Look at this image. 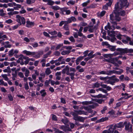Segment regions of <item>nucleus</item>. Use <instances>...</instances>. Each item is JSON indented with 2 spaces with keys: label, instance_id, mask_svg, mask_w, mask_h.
<instances>
[{
  "label": "nucleus",
  "instance_id": "nucleus-1",
  "mask_svg": "<svg viewBox=\"0 0 133 133\" xmlns=\"http://www.w3.org/2000/svg\"><path fill=\"white\" fill-rule=\"evenodd\" d=\"M120 6L119 5V2H117L115 5V9L113 12L115 14L119 15L122 16H124L125 14V11L124 10L120 11L121 10L125 8L128 7L129 4L127 2V0H120L119 2Z\"/></svg>",
  "mask_w": 133,
  "mask_h": 133
},
{
  "label": "nucleus",
  "instance_id": "nucleus-2",
  "mask_svg": "<svg viewBox=\"0 0 133 133\" xmlns=\"http://www.w3.org/2000/svg\"><path fill=\"white\" fill-rule=\"evenodd\" d=\"M121 57L119 56L116 57L112 58L109 59H104V61L108 62L110 63L114 64L115 66L118 67L119 66V65L122 63V62L120 60H118Z\"/></svg>",
  "mask_w": 133,
  "mask_h": 133
},
{
  "label": "nucleus",
  "instance_id": "nucleus-3",
  "mask_svg": "<svg viewBox=\"0 0 133 133\" xmlns=\"http://www.w3.org/2000/svg\"><path fill=\"white\" fill-rule=\"evenodd\" d=\"M16 17L17 18V21L18 23L17 25H16L13 27L14 29H16L19 25H20L21 24V22L23 24H25V19L23 17H21L19 15H17Z\"/></svg>",
  "mask_w": 133,
  "mask_h": 133
},
{
  "label": "nucleus",
  "instance_id": "nucleus-4",
  "mask_svg": "<svg viewBox=\"0 0 133 133\" xmlns=\"http://www.w3.org/2000/svg\"><path fill=\"white\" fill-rule=\"evenodd\" d=\"M108 79H109L106 82H104L105 83L109 84L112 85H115V83L116 82H118L119 80L116 77L115 75H113L111 77H108Z\"/></svg>",
  "mask_w": 133,
  "mask_h": 133
},
{
  "label": "nucleus",
  "instance_id": "nucleus-5",
  "mask_svg": "<svg viewBox=\"0 0 133 133\" xmlns=\"http://www.w3.org/2000/svg\"><path fill=\"white\" fill-rule=\"evenodd\" d=\"M69 69V67L68 65H67L66 66L65 68L62 70V72L64 74L65 73V71H66V74L67 75L70 76L71 79L72 80H73L75 78V74L74 73L70 72Z\"/></svg>",
  "mask_w": 133,
  "mask_h": 133
},
{
  "label": "nucleus",
  "instance_id": "nucleus-6",
  "mask_svg": "<svg viewBox=\"0 0 133 133\" xmlns=\"http://www.w3.org/2000/svg\"><path fill=\"white\" fill-rule=\"evenodd\" d=\"M117 50L120 52L121 54L131 53L133 52V50L132 49H128L127 48L123 49L122 48H118Z\"/></svg>",
  "mask_w": 133,
  "mask_h": 133
},
{
  "label": "nucleus",
  "instance_id": "nucleus-7",
  "mask_svg": "<svg viewBox=\"0 0 133 133\" xmlns=\"http://www.w3.org/2000/svg\"><path fill=\"white\" fill-rule=\"evenodd\" d=\"M72 115L73 116L74 119L76 121L83 122L85 119V117L77 116L75 114H72Z\"/></svg>",
  "mask_w": 133,
  "mask_h": 133
},
{
  "label": "nucleus",
  "instance_id": "nucleus-8",
  "mask_svg": "<svg viewBox=\"0 0 133 133\" xmlns=\"http://www.w3.org/2000/svg\"><path fill=\"white\" fill-rule=\"evenodd\" d=\"M69 125H63L61 127V129L63 130L65 132H67L68 131H70L71 129L69 127Z\"/></svg>",
  "mask_w": 133,
  "mask_h": 133
},
{
  "label": "nucleus",
  "instance_id": "nucleus-9",
  "mask_svg": "<svg viewBox=\"0 0 133 133\" xmlns=\"http://www.w3.org/2000/svg\"><path fill=\"white\" fill-rule=\"evenodd\" d=\"M109 32L110 31H109L108 32V34L109 36L112 37L113 36H114L113 38L111 39V42H114L115 40H116V38L115 37V35H114L115 34V32L114 31L112 30L110 31V33H111L112 34H109Z\"/></svg>",
  "mask_w": 133,
  "mask_h": 133
},
{
  "label": "nucleus",
  "instance_id": "nucleus-10",
  "mask_svg": "<svg viewBox=\"0 0 133 133\" xmlns=\"http://www.w3.org/2000/svg\"><path fill=\"white\" fill-rule=\"evenodd\" d=\"M86 112H85L84 111L79 110V111L75 110V112H73L72 113V114H75L77 116H78V115H81L82 114H84L86 115Z\"/></svg>",
  "mask_w": 133,
  "mask_h": 133
},
{
  "label": "nucleus",
  "instance_id": "nucleus-11",
  "mask_svg": "<svg viewBox=\"0 0 133 133\" xmlns=\"http://www.w3.org/2000/svg\"><path fill=\"white\" fill-rule=\"evenodd\" d=\"M34 22H30L29 20L26 21V26L27 27L30 28L34 26Z\"/></svg>",
  "mask_w": 133,
  "mask_h": 133
},
{
  "label": "nucleus",
  "instance_id": "nucleus-12",
  "mask_svg": "<svg viewBox=\"0 0 133 133\" xmlns=\"http://www.w3.org/2000/svg\"><path fill=\"white\" fill-rule=\"evenodd\" d=\"M23 52L24 54H26L28 56L30 55H34L36 54V52H31L30 51H27L26 50H24L23 51Z\"/></svg>",
  "mask_w": 133,
  "mask_h": 133
},
{
  "label": "nucleus",
  "instance_id": "nucleus-13",
  "mask_svg": "<svg viewBox=\"0 0 133 133\" xmlns=\"http://www.w3.org/2000/svg\"><path fill=\"white\" fill-rule=\"evenodd\" d=\"M132 125H125V130L129 132H131L132 131Z\"/></svg>",
  "mask_w": 133,
  "mask_h": 133
},
{
  "label": "nucleus",
  "instance_id": "nucleus-14",
  "mask_svg": "<svg viewBox=\"0 0 133 133\" xmlns=\"http://www.w3.org/2000/svg\"><path fill=\"white\" fill-rule=\"evenodd\" d=\"M43 52L42 51H38L37 52V54L35 55V56L33 57H35V58H38L40 57L41 56L43 55Z\"/></svg>",
  "mask_w": 133,
  "mask_h": 133
},
{
  "label": "nucleus",
  "instance_id": "nucleus-15",
  "mask_svg": "<svg viewBox=\"0 0 133 133\" xmlns=\"http://www.w3.org/2000/svg\"><path fill=\"white\" fill-rule=\"evenodd\" d=\"M109 128L108 130L109 133H112L115 128V126L113 125H110Z\"/></svg>",
  "mask_w": 133,
  "mask_h": 133
},
{
  "label": "nucleus",
  "instance_id": "nucleus-16",
  "mask_svg": "<svg viewBox=\"0 0 133 133\" xmlns=\"http://www.w3.org/2000/svg\"><path fill=\"white\" fill-rule=\"evenodd\" d=\"M100 85L103 88L107 89V90L108 91H110L111 89V87L109 86H107L106 85L103 84L102 83H101V84Z\"/></svg>",
  "mask_w": 133,
  "mask_h": 133
},
{
  "label": "nucleus",
  "instance_id": "nucleus-17",
  "mask_svg": "<svg viewBox=\"0 0 133 133\" xmlns=\"http://www.w3.org/2000/svg\"><path fill=\"white\" fill-rule=\"evenodd\" d=\"M93 26V24L88 26V31L91 33H92L96 31L93 28H92Z\"/></svg>",
  "mask_w": 133,
  "mask_h": 133
},
{
  "label": "nucleus",
  "instance_id": "nucleus-18",
  "mask_svg": "<svg viewBox=\"0 0 133 133\" xmlns=\"http://www.w3.org/2000/svg\"><path fill=\"white\" fill-rule=\"evenodd\" d=\"M108 118L107 117L102 118L100 119L97 120L96 122V123H99L102 122H103L107 120L108 119Z\"/></svg>",
  "mask_w": 133,
  "mask_h": 133
},
{
  "label": "nucleus",
  "instance_id": "nucleus-19",
  "mask_svg": "<svg viewBox=\"0 0 133 133\" xmlns=\"http://www.w3.org/2000/svg\"><path fill=\"white\" fill-rule=\"evenodd\" d=\"M114 26H112V27L110 26V23L109 22L108 23L107 25L105 27V29L106 30H107L108 29L110 30L111 29H114Z\"/></svg>",
  "mask_w": 133,
  "mask_h": 133
},
{
  "label": "nucleus",
  "instance_id": "nucleus-20",
  "mask_svg": "<svg viewBox=\"0 0 133 133\" xmlns=\"http://www.w3.org/2000/svg\"><path fill=\"white\" fill-rule=\"evenodd\" d=\"M83 59V56H79L78 57L76 61V65H78L79 63V62Z\"/></svg>",
  "mask_w": 133,
  "mask_h": 133
},
{
  "label": "nucleus",
  "instance_id": "nucleus-21",
  "mask_svg": "<svg viewBox=\"0 0 133 133\" xmlns=\"http://www.w3.org/2000/svg\"><path fill=\"white\" fill-rule=\"evenodd\" d=\"M71 52L70 50H64L62 51L61 53V54L63 55H66L69 54Z\"/></svg>",
  "mask_w": 133,
  "mask_h": 133
},
{
  "label": "nucleus",
  "instance_id": "nucleus-22",
  "mask_svg": "<svg viewBox=\"0 0 133 133\" xmlns=\"http://www.w3.org/2000/svg\"><path fill=\"white\" fill-rule=\"evenodd\" d=\"M115 17L114 21L115 20L117 21H119L121 20V18L119 16V15L115 14Z\"/></svg>",
  "mask_w": 133,
  "mask_h": 133
},
{
  "label": "nucleus",
  "instance_id": "nucleus-23",
  "mask_svg": "<svg viewBox=\"0 0 133 133\" xmlns=\"http://www.w3.org/2000/svg\"><path fill=\"white\" fill-rule=\"evenodd\" d=\"M45 73L46 74L48 75H49L51 73V71L50 70V68H47L46 69L45 71Z\"/></svg>",
  "mask_w": 133,
  "mask_h": 133
},
{
  "label": "nucleus",
  "instance_id": "nucleus-24",
  "mask_svg": "<svg viewBox=\"0 0 133 133\" xmlns=\"http://www.w3.org/2000/svg\"><path fill=\"white\" fill-rule=\"evenodd\" d=\"M106 13V11H102L100 13L98 14V16L100 17H101L104 16Z\"/></svg>",
  "mask_w": 133,
  "mask_h": 133
},
{
  "label": "nucleus",
  "instance_id": "nucleus-25",
  "mask_svg": "<svg viewBox=\"0 0 133 133\" xmlns=\"http://www.w3.org/2000/svg\"><path fill=\"white\" fill-rule=\"evenodd\" d=\"M101 84L100 83H98V82H97L93 84L92 85V88H98L99 87L100 85Z\"/></svg>",
  "mask_w": 133,
  "mask_h": 133
},
{
  "label": "nucleus",
  "instance_id": "nucleus-26",
  "mask_svg": "<svg viewBox=\"0 0 133 133\" xmlns=\"http://www.w3.org/2000/svg\"><path fill=\"white\" fill-rule=\"evenodd\" d=\"M62 121L65 125L68 124L69 122V121L66 118H65L64 119H62Z\"/></svg>",
  "mask_w": 133,
  "mask_h": 133
},
{
  "label": "nucleus",
  "instance_id": "nucleus-27",
  "mask_svg": "<svg viewBox=\"0 0 133 133\" xmlns=\"http://www.w3.org/2000/svg\"><path fill=\"white\" fill-rule=\"evenodd\" d=\"M45 90L43 89L40 91V93L41 94V96L42 97L45 96L46 94V92L45 91Z\"/></svg>",
  "mask_w": 133,
  "mask_h": 133
},
{
  "label": "nucleus",
  "instance_id": "nucleus-28",
  "mask_svg": "<svg viewBox=\"0 0 133 133\" xmlns=\"http://www.w3.org/2000/svg\"><path fill=\"white\" fill-rule=\"evenodd\" d=\"M51 8L55 11L60 9V8L57 5L53 6H51Z\"/></svg>",
  "mask_w": 133,
  "mask_h": 133
},
{
  "label": "nucleus",
  "instance_id": "nucleus-29",
  "mask_svg": "<svg viewBox=\"0 0 133 133\" xmlns=\"http://www.w3.org/2000/svg\"><path fill=\"white\" fill-rule=\"evenodd\" d=\"M130 123L128 121H127L124 122L123 123V122H120L118 125H130Z\"/></svg>",
  "mask_w": 133,
  "mask_h": 133
},
{
  "label": "nucleus",
  "instance_id": "nucleus-30",
  "mask_svg": "<svg viewBox=\"0 0 133 133\" xmlns=\"http://www.w3.org/2000/svg\"><path fill=\"white\" fill-rule=\"evenodd\" d=\"M96 91H102V92L106 93H107V91L106 90L103 89L102 88H99L98 89H97L96 90Z\"/></svg>",
  "mask_w": 133,
  "mask_h": 133
},
{
  "label": "nucleus",
  "instance_id": "nucleus-31",
  "mask_svg": "<svg viewBox=\"0 0 133 133\" xmlns=\"http://www.w3.org/2000/svg\"><path fill=\"white\" fill-rule=\"evenodd\" d=\"M103 57L106 58H111V57L112 56V55L110 54H104L103 55Z\"/></svg>",
  "mask_w": 133,
  "mask_h": 133
},
{
  "label": "nucleus",
  "instance_id": "nucleus-32",
  "mask_svg": "<svg viewBox=\"0 0 133 133\" xmlns=\"http://www.w3.org/2000/svg\"><path fill=\"white\" fill-rule=\"evenodd\" d=\"M1 76L3 78L5 81H8V75L6 74H2Z\"/></svg>",
  "mask_w": 133,
  "mask_h": 133
},
{
  "label": "nucleus",
  "instance_id": "nucleus-33",
  "mask_svg": "<svg viewBox=\"0 0 133 133\" xmlns=\"http://www.w3.org/2000/svg\"><path fill=\"white\" fill-rule=\"evenodd\" d=\"M118 71H116V74L119 75L123 72V69H120Z\"/></svg>",
  "mask_w": 133,
  "mask_h": 133
},
{
  "label": "nucleus",
  "instance_id": "nucleus-34",
  "mask_svg": "<svg viewBox=\"0 0 133 133\" xmlns=\"http://www.w3.org/2000/svg\"><path fill=\"white\" fill-rule=\"evenodd\" d=\"M35 2V0H26V3L28 4L33 3Z\"/></svg>",
  "mask_w": 133,
  "mask_h": 133
},
{
  "label": "nucleus",
  "instance_id": "nucleus-35",
  "mask_svg": "<svg viewBox=\"0 0 133 133\" xmlns=\"http://www.w3.org/2000/svg\"><path fill=\"white\" fill-rule=\"evenodd\" d=\"M95 101L100 104H101L103 102H104V100L97 99H95Z\"/></svg>",
  "mask_w": 133,
  "mask_h": 133
},
{
  "label": "nucleus",
  "instance_id": "nucleus-36",
  "mask_svg": "<svg viewBox=\"0 0 133 133\" xmlns=\"http://www.w3.org/2000/svg\"><path fill=\"white\" fill-rule=\"evenodd\" d=\"M54 129L55 131V133H64L63 131H60L58 129L55 128H54Z\"/></svg>",
  "mask_w": 133,
  "mask_h": 133
},
{
  "label": "nucleus",
  "instance_id": "nucleus-37",
  "mask_svg": "<svg viewBox=\"0 0 133 133\" xmlns=\"http://www.w3.org/2000/svg\"><path fill=\"white\" fill-rule=\"evenodd\" d=\"M30 73L29 71L27 69H26V71H25V72L24 73V75L26 77H28L29 76V74Z\"/></svg>",
  "mask_w": 133,
  "mask_h": 133
},
{
  "label": "nucleus",
  "instance_id": "nucleus-38",
  "mask_svg": "<svg viewBox=\"0 0 133 133\" xmlns=\"http://www.w3.org/2000/svg\"><path fill=\"white\" fill-rule=\"evenodd\" d=\"M102 45L103 46H107L108 47H110V45L108 43V42H103L102 43Z\"/></svg>",
  "mask_w": 133,
  "mask_h": 133
},
{
  "label": "nucleus",
  "instance_id": "nucleus-39",
  "mask_svg": "<svg viewBox=\"0 0 133 133\" xmlns=\"http://www.w3.org/2000/svg\"><path fill=\"white\" fill-rule=\"evenodd\" d=\"M75 3V1L72 0H70L67 3V4L70 5H74Z\"/></svg>",
  "mask_w": 133,
  "mask_h": 133
},
{
  "label": "nucleus",
  "instance_id": "nucleus-40",
  "mask_svg": "<svg viewBox=\"0 0 133 133\" xmlns=\"http://www.w3.org/2000/svg\"><path fill=\"white\" fill-rule=\"evenodd\" d=\"M90 0H88L86 2H85L82 4V6L83 7L87 5V4L88 3H90Z\"/></svg>",
  "mask_w": 133,
  "mask_h": 133
},
{
  "label": "nucleus",
  "instance_id": "nucleus-41",
  "mask_svg": "<svg viewBox=\"0 0 133 133\" xmlns=\"http://www.w3.org/2000/svg\"><path fill=\"white\" fill-rule=\"evenodd\" d=\"M78 35L80 37L83 36V37L85 38H87L85 36L83 35V34L81 32H78Z\"/></svg>",
  "mask_w": 133,
  "mask_h": 133
},
{
  "label": "nucleus",
  "instance_id": "nucleus-42",
  "mask_svg": "<svg viewBox=\"0 0 133 133\" xmlns=\"http://www.w3.org/2000/svg\"><path fill=\"white\" fill-rule=\"evenodd\" d=\"M47 2H48V5H53L54 3V2L51 0H48Z\"/></svg>",
  "mask_w": 133,
  "mask_h": 133
},
{
  "label": "nucleus",
  "instance_id": "nucleus-43",
  "mask_svg": "<svg viewBox=\"0 0 133 133\" xmlns=\"http://www.w3.org/2000/svg\"><path fill=\"white\" fill-rule=\"evenodd\" d=\"M68 8L66 7H64L63 8H60V10L61 11V12H65L66 10H67Z\"/></svg>",
  "mask_w": 133,
  "mask_h": 133
},
{
  "label": "nucleus",
  "instance_id": "nucleus-44",
  "mask_svg": "<svg viewBox=\"0 0 133 133\" xmlns=\"http://www.w3.org/2000/svg\"><path fill=\"white\" fill-rule=\"evenodd\" d=\"M91 102H88L87 101H85L83 102H82V104L83 105H88L91 104Z\"/></svg>",
  "mask_w": 133,
  "mask_h": 133
},
{
  "label": "nucleus",
  "instance_id": "nucleus-45",
  "mask_svg": "<svg viewBox=\"0 0 133 133\" xmlns=\"http://www.w3.org/2000/svg\"><path fill=\"white\" fill-rule=\"evenodd\" d=\"M76 69L75 68H70V71L69 72H71V73H74V74H75V72H76Z\"/></svg>",
  "mask_w": 133,
  "mask_h": 133
},
{
  "label": "nucleus",
  "instance_id": "nucleus-46",
  "mask_svg": "<svg viewBox=\"0 0 133 133\" xmlns=\"http://www.w3.org/2000/svg\"><path fill=\"white\" fill-rule=\"evenodd\" d=\"M63 46V44H58L56 48V50H57L59 49L61 46Z\"/></svg>",
  "mask_w": 133,
  "mask_h": 133
},
{
  "label": "nucleus",
  "instance_id": "nucleus-47",
  "mask_svg": "<svg viewBox=\"0 0 133 133\" xmlns=\"http://www.w3.org/2000/svg\"><path fill=\"white\" fill-rule=\"evenodd\" d=\"M110 16V20L112 21H114L115 17H114L113 13L111 14Z\"/></svg>",
  "mask_w": 133,
  "mask_h": 133
},
{
  "label": "nucleus",
  "instance_id": "nucleus-48",
  "mask_svg": "<svg viewBox=\"0 0 133 133\" xmlns=\"http://www.w3.org/2000/svg\"><path fill=\"white\" fill-rule=\"evenodd\" d=\"M109 47L110 50L112 51H114L115 50V46H111L110 45V46Z\"/></svg>",
  "mask_w": 133,
  "mask_h": 133
},
{
  "label": "nucleus",
  "instance_id": "nucleus-49",
  "mask_svg": "<svg viewBox=\"0 0 133 133\" xmlns=\"http://www.w3.org/2000/svg\"><path fill=\"white\" fill-rule=\"evenodd\" d=\"M119 78L122 81L124 80V77L123 75H122L119 76Z\"/></svg>",
  "mask_w": 133,
  "mask_h": 133
},
{
  "label": "nucleus",
  "instance_id": "nucleus-50",
  "mask_svg": "<svg viewBox=\"0 0 133 133\" xmlns=\"http://www.w3.org/2000/svg\"><path fill=\"white\" fill-rule=\"evenodd\" d=\"M24 87L25 89L26 90H28L29 89V87L28 82H26L25 84Z\"/></svg>",
  "mask_w": 133,
  "mask_h": 133
},
{
  "label": "nucleus",
  "instance_id": "nucleus-51",
  "mask_svg": "<svg viewBox=\"0 0 133 133\" xmlns=\"http://www.w3.org/2000/svg\"><path fill=\"white\" fill-rule=\"evenodd\" d=\"M32 45L34 48H36L38 47V44L37 42H34L32 44Z\"/></svg>",
  "mask_w": 133,
  "mask_h": 133
},
{
  "label": "nucleus",
  "instance_id": "nucleus-52",
  "mask_svg": "<svg viewBox=\"0 0 133 133\" xmlns=\"http://www.w3.org/2000/svg\"><path fill=\"white\" fill-rule=\"evenodd\" d=\"M124 35L122 36L120 34H119L117 35L116 36L117 38L120 40H121L122 39V37L124 36Z\"/></svg>",
  "mask_w": 133,
  "mask_h": 133
},
{
  "label": "nucleus",
  "instance_id": "nucleus-53",
  "mask_svg": "<svg viewBox=\"0 0 133 133\" xmlns=\"http://www.w3.org/2000/svg\"><path fill=\"white\" fill-rule=\"evenodd\" d=\"M61 102L63 104H65L66 102L65 99L61 97Z\"/></svg>",
  "mask_w": 133,
  "mask_h": 133
},
{
  "label": "nucleus",
  "instance_id": "nucleus-54",
  "mask_svg": "<svg viewBox=\"0 0 133 133\" xmlns=\"http://www.w3.org/2000/svg\"><path fill=\"white\" fill-rule=\"evenodd\" d=\"M14 54V49H12L9 51V55L12 56Z\"/></svg>",
  "mask_w": 133,
  "mask_h": 133
},
{
  "label": "nucleus",
  "instance_id": "nucleus-55",
  "mask_svg": "<svg viewBox=\"0 0 133 133\" xmlns=\"http://www.w3.org/2000/svg\"><path fill=\"white\" fill-rule=\"evenodd\" d=\"M83 108L85 110L87 111H89V110H91L90 109V106H89V105H88L86 107H84Z\"/></svg>",
  "mask_w": 133,
  "mask_h": 133
},
{
  "label": "nucleus",
  "instance_id": "nucleus-56",
  "mask_svg": "<svg viewBox=\"0 0 133 133\" xmlns=\"http://www.w3.org/2000/svg\"><path fill=\"white\" fill-rule=\"evenodd\" d=\"M12 75L13 76V77H12V79L13 80H14L15 79V77L16 76V71H15L14 73H12Z\"/></svg>",
  "mask_w": 133,
  "mask_h": 133
},
{
  "label": "nucleus",
  "instance_id": "nucleus-57",
  "mask_svg": "<svg viewBox=\"0 0 133 133\" xmlns=\"http://www.w3.org/2000/svg\"><path fill=\"white\" fill-rule=\"evenodd\" d=\"M108 2L106 4L108 6H111L112 3V1L111 0H108Z\"/></svg>",
  "mask_w": 133,
  "mask_h": 133
},
{
  "label": "nucleus",
  "instance_id": "nucleus-58",
  "mask_svg": "<svg viewBox=\"0 0 133 133\" xmlns=\"http://www.w3.org/2000/svg\"><path fill=\"white\" fill-rule=\"evenodd\" d=\"M69 39L72 42H75V40L73 36H71L69 38Z\"/></svg>",
  "mask_w": 133,
  "mask_h": 133
},
{
  "label": "nucleus",
  "instance_id": "nucleus-59",
  "mask_svg": "<svg viewBox=\"0 0 133 133\" xmlns=\"http://www.w3.org/2000/svg\"><path fill=\"white\" fill-rule=\"evenodd\" d=\"M3 44L5 48L8 47V42H4L3 43Z\"/></svg>",
  "mask_w": 133,
  "mask_h": 133
},
{
  "label": "nucleus",
  "instance_id": "nucleus-60",
  "mask_svg": "<svg viewBox=\"0 0 133 133\" xmlns=\"http://www.w3.org/2000/svg\"><path fill=\"white\" fill-rule=\"evenodd\" d=\"M112 72L111 70L107 71H106V75H108L110 76L112 75Z\"/></svg>",
  "mask_w": 133,
  "mask_h": 133
},
{
  "label": "nucleus",
  "instance_id": "nucleus-61",
  "mask_svg": "<svg viewBox=\"0 0 133 133\" xmlns=\"http://www.w3.org/2000/svg\"><path fill=\"white\" fill-rule=\"evenodd\" d=\"M108 76H107L106 77H99V79L101 80H105L108 79Z\"/></svg>",
  "mask_w": 133,
  "mask_h": 133
},
{
  "label": "nucleus",
  "instance_id": "nucleus-62",
  "mask_svg": "<svg viewBox=\"0 0 133 133\" xmlns=\"http://www.w3.org/2000/svg\"><path fill=\"white\" fill-rule=\"evenodd\" d=\"M107 107L106 106L104 107L103 108V109L101 111L102 113L103 114V113H104L105 111L106 110H107Z\"/></svg>",
  "mask_w": 133,
  "mask_h": 133
},
{
  "label": "nucleus",
  "instance_id": "nucleus-63",
  "mask_svg": "<svg viewBox=\"0 0 133 133\" xmlns=\"http://www.w3.org/2000/svg\"><path fill=\"white\" fill-rule=\"evenodd\" d=\"M18 75L21 78L24 77V75L21 72H19L18 73Z\"/></svg>",
  "mask_w": 133,
  "mask_h": 133
},
{
  "label": "nucleus",
  "instance_id": "nucleus-64",
  "mask_svg": "<svg viewBox=\"0 0 133 133\" xmlns=\"http://www.w3.org/2000/svg\"><path fill=\"white\" fill-rule=\"evenodd\" d=\"M52 119L54 121L57 120V117L55 115L52 114Z\"/></svg>",
  "mask_w": 133,
  "mask_h": 133
}]
</instances>
